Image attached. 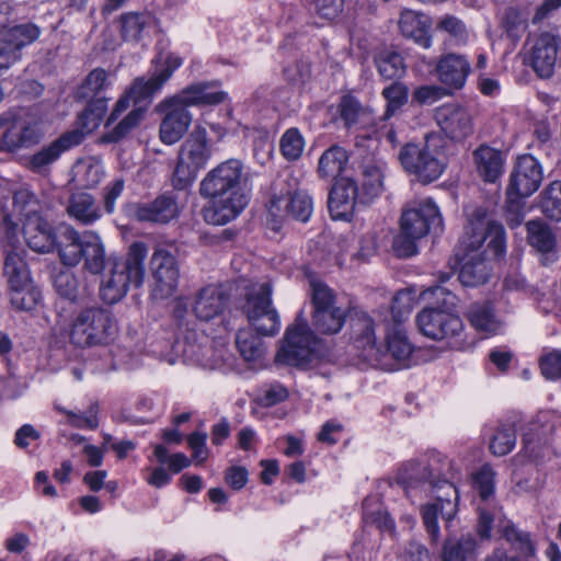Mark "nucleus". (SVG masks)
Segmentation results:
<instances>
[{
  "label": "nucleus",
  "instance_id": "69168bd1",
  "mask_svg": "<svg viewBox=\"0 0 561 561\" xmlns=\"http://www.w3.org/2000/svg\"><path fill=\"white\" fill-rule=\"evenodd\" d=\"M207 434L195 432L187 437V444L193 450V458L197 463H203L208 457L206 447Z\"/></svg>",
  "mask_w": 561,
  "mask_h": 561
},
{
  "label": "nucleus",
  "instance_id": "603ef678",
  "mask_svg": "<svg viewBox=\"0 0 561 561\" xmlns=\"http://www.w3.org/2000/svg\"><path fill=\"white\" fill-rule=\"evenodd\" d=\"M142 114L141 108H135L129 112L112 130L102 136V141L110 144L122 140L140 123Z\"/></svg>",
  "mask_w": 561,
  "mask_h": 561
},
{
  "label": "nucleus",
  "instance_id": "7c9ffc66",
  "mask_svg": "<svg viewBox=\"0 0 561 561\" xmlns=\"http://www.w3.org/2000/svg\"><path fill=\"white\" fill-rule=\"evenodd\" d=\"M174 98L181 102L184 106L188 107L192 105H215L224 102L227 98V93L214 89V83L210 82H198L193 83Z\"/></svg>",
  "mask_w": 561,
  "mask_h": 561
},
{
  "label": "nucleus",
  "instance_id": "2eb2a0df",
  "mask_svg": "<svg viewBox=\"0 0 561 561\" xmlns=\"http://www.w3.org/2000/svg\"><path fill=\"white\" fill-rule=\"evenodd\" d=\"M152 275L151 295L154 299L170 298L178 289L180 265L175 254L168 248L158 245L150 257Z\"/></svg>",
  "mask_w": 561,
  "mask_h": 561
},
{
  "label": "nucleus",
  "instance_id": "6e6552de",
  "mask_svg": "<svg viewBox=\"0 0 561 561\" xmlns=\"http://www.w3.org/2000/svg\"><path fill=\"white\" fill-rule=\"evenodd\" d=\"M58 253L65 265L77 266L84 260V267L92 274L105 268V250L100 237L91 231L80 234L71 227L59 233Z\"/></svg>",
  "mask_w": 561,
  "mask_h": 561
},
{
  "label": "nucleus",
  "instance_id": "39448f33",
  "mask_svg": "<svg viewBox=\"0 0 561 561\" xmlns=\"http://www.w3.org/2000/svg\"><path fill=\"white\" fill-rule=\"evenodd\" d=\"M352 327L356 348L362 351L363 358L374 366L393 369L394 367L387 362L388 356L403 363L412 354V345L408 341L405 332L399 327L387 333L386 352H381L376 346L375 322L367 314L357 317Z\"/></svg>",
  "mask_w": 561,
  "mask_h": 561
},
{
  "label": "nucleus",
  "instance_id": "dca6fc26",
  "mask_svg": "<svg viewBox=\"0 0 561 561\" xmlns=\"http://www.w3.org/2000/svg\"><path fill=\"white\" fill-rule=\"evenodd\" d=\"M503 233V227L500 224L488 220L485 211L477 209L459 243V251L463 253L458 252L457 255L460 260H465L473 254L481 253L479 250L488 237H491L490 244L494 243L496 251L502 252Z\"/></svg>",
  "mask_w": 561,
  "mask_h": 561
},
{
  "label": "nucleus",
  "instance_id": "5fc2aeb1",
  "mask_svg": "<svg viewBox=\"0 0 561 561\" xmlns=\"http://www.w3.org/2000/svg\"><path fill=\"white\" fill-rule=\"evenodd\" d=\"M279 147L285 159L295 161L300 158L305 141L298 129L290 128L282 136Z\"/></svg>",
  "mask_w": 561,
  "mask_h": 561
},
{
  "label": "nucleus",
  "instance_id": "bb28decb",
  "mask_svg": "<svg viewBox=\"0 0 561 561\" xmlns=\"http://www.w3.org/2000/svg\"><path fill=\"white\" fill-rule=\"evenodd\" d=\"M226 307V296L221 288L208 285L195 295L193 312L202 321H209L219 316Z\"/></svg>",
  "mask_w": 561,
  "mask_h": 561
},
{
  "label": "nucleus",
  "instance_id": "5701e85b",
  "mask_svg": "<svg viewBox=\"0 0 561 561\" xmlns=\"http://www.w3.org/2000/svg\"><path fill=\"white\" fill-rule=\"evenodd\" d=\"M23 233L27 247L35 252L48 253L58 249L59 236L54 232L48 211L24 220Z\"/></svg>",
  "mask_w": 561,
  "mask_h": 561
},
{
  "label": "nucleus",
  "instance_id": "49530a36",
  "mask_svg": "<svg viewBox=\"0 0 561 561\" xmlns=\"http://www.w3.org/2000/svg\"><path fill=\"white\" fill-rule=\"evenodd\" d=\"M376 66L381 77L387 80L401 78L405 72L403 57L396 51H383L376 58Z\"/></svg>",
  "mask_w": 561,
  "mask_h": 561
},
{
  "label": "nucleus",
  "instance_id": "c85d7f7f",
  "mask_svg": "<svg viewBox=\"0 0 561 561\" xmlns=\"http://www.w3.org/2000/svg\"><path fill=\"white\" fill-rule=\"evenodd\" d=\"M472 160L479 176L494 183L503 173L504 159L502 152L488 145L479 146L472 152Z\"/></svg>",
  "mask_w": 561,
  "mask_h": 561
},
{
  "label": "nucleus",
  "instance_id": "aec40b11",
  "mask_svg": "<svg viewBox=\"0 0 561 561\" xmlns=\"http://www.w3.org/2000/svg\"><path fill=\"white\" fill-rule=\"evenodd\" d=\"M435 119L444 135L453 141H462L473 134L472 115L460 105H442L436 110Z\"/></svg>",
  "mask_w": 561,
  "mask_h": 561
},
{
  "label": "nucleus",
  "instance_id": "cd10ccee",
  "mask_svg": "<svg viewBox=\"0 0 561 561\" xmlns=\"http://www.w3.org/2000/svg\"><path fill=\"white\" fill-rule=\"evenodd\" d=\"M26 251L22 248L11 247L5 250L4 275L10 288H26L31 286L32 278L26 263Z\"/></svg>",
  "mask_w": 561,
  "mask_h": 561
},
{
  "label": "nucleus",
  "instance_id": "f3484780",
  "mask_svg": "<svg viewBox=\"0 0 561 561\" xmlns=\"http://www.w3.org/2000/svg\"><path fill=\"white\" fill-rule=\"evenodd\" d=\"M525 45L529 46L526 56L537 76L542 79L551 78L558 60L560 36L545 31L528 36Z\"/></svg>",
  "mask_w": 561,
  "mask_h": 561
},
{
  "label": "nucleus",
  "instance_id": "052dcab7",
  "mask_svg": "<svg viewBox=\"0 0 561 561\" xmlns=\"http://www.w3.org/2000/svg\"><path fill=\"white\" fill-rule=\"evenodd\" d=\"M436 28L438 31L448 33L459 43H465L468 37L465 24L461 20L454 15L442 16L436 23Z\"/></svg>",
  "mask_w": 561,
  "mask_h": 561
},
{
  "label": "nucleus",
  "instance_id": "680f3d73",
  "mask_svg": "<svg viewBox=\"0 0 561 561\" xmlns=\"http://www.w3.org/2000/svg\"><path fill=\"white\" fill-rule=\"evenodd\" d=\"M494 471L489 465H484L474 474V484L482 500H488L494 492Z\"/></svg>",
  "mask_w": 561,
  "mask_h": 561
},
{
  "label": "nucleus",
  "instance_id": "4468645a",
  "mask_svg": "<svg viewBox=\"0 0 561 561\" xmlns=\"http://www.w3.org/2000/svg\"><path fill=\"white\" fill-rule=\"evenodd\" d=\"M272 284L268 280L253 283L245 288L241 305L250 325L261 335H274L279 329L277 311L272 307Z\"/></svg>",
  "mask_w": 561,
  "mask_h": 561
},
{
  "label": "nucleus",
  "instance_id": "9d476101",
  "mask_svg": "<svg viewBox=\"0 0 561 561\" xmlns=\"http://www.w3.org/2000/svg\"><path fill=\"white\" fill-rule=\"evenodd\" d=\"M297 185L298 180L293 175L274 183L267 210L275 224H282L289 217L301 222L309 220L313 210L312 199Z\"/></svg>",
  "mask_w": 561,
  "mask_h": 561
},
{
  "label": "nucleus",
  "instance_id": "473e14b6",
  "mask_svg": "<svg viewBox=\"0 0 561 561\" xmlns=\"http://www.w3.org/2000/svg\"><path fill=\"white\" fill-rule=\"evenodd\" d=\"M386 163L375 157L364 160L360 163L362 170V192L371 201L383 192Z\"/></svg>",
  "mask_w": 561,
  "mask_h": 561
},
{
  "label": "nucleus",
  "instance_id": "412c9836",
  "mask_svg": "<svg viewBox=\"0 0 561 561\" xmlns=\"http://www.w3.org/2000/svg\"><path fill=\"white\" fill-rule=\"evenodd\" d=\"M160 110L164 114L160 125V138L164 144L173 145L186 133L192 123V115L174 96L163 101Z\"/></svg>",
  "mask_w": 561,
  "mask_h": 561
},
{
  "label": "nucleus",
  "instance_id": "37998d69",
  "mask_svg": "<svg viewBox=\"0 0 561 561\" xmlns=\"http://www.w3.org/2000/svg\"><path fill=\"white\" fill-rule=\"evenodd\" d=\"M502 536L519 552L522 558L535 557V547L528 533L522 531L512 523L501 528Z\"/></svg>",
  "mask_w": 561,
  "mask_h": 561
},
{
  "label": "nucleus",
  "instance_id": "e433bc0d",
  "mask_svg": "<svg viewBox=\"0 0 561 561\" xmlns=\"http://www.w3.org/2000/svg\"><path fill=\"white\" fill-rule=\"evenodd\" d=\"M347 160L348 156L345 149L340 146L330 147L319 159L318 173L320 178L335 180L344 171Z\"/></svg>",
  "mask_w": 561,
  "mask_h": 561
},
{
  "label": "nucleus",
  "instance_id": "8fccbe9b",
  "mask_svg": "<svg viewBox=\"0 0 561 561\" xmlns=\"http://www.w3.org/2000/svg\"><path fill=\"white\" fill-rule=\"evenodd\" d=\"M150 18L142 13L129 12L121 16V32L125 41H139L142 30L148 25Z\"/></svg>",
  "mask_w": 561,
  "mask_h": 561
},
{
  "label": "nucleus",
  "instance_id": "9b49d317",
  "mask_svg": "<svg viewBox=\"0 0 561 561\" xmlns=\"http://www.w3.org/2000/svg\"><path fill=\"white\" fill-rule=\"evenodd\" d=\"M323 352L322 341L313 334L308 324L297 322L287 329L275 362L280 365L305 368L318 360Z\"/></svg>",
  "mask_w": 561,
  "mask_h": 561
},
{
  "label": "nucleus",
  "instance_id": "f257e3e1",
  "mask_svg": "<svg viewBox=\"0 0 561 561\" xmlns=\"http://www.w3.org/2000/svg\"><path fill=\"white\" fill-rule=\"evenodd\" d=\"M443 472L444 465L437 457H422L404 462L397 476L408 495L411 490L419 488L433 493L435 502L422 507L423 523L433 542L439 538L438 515L450 522L458 510V490L449 481L440 479Z\"/></svg>",
  "mask_w": 561,
  "mask_h": 561
},
{
  "label": "nucleus",
  "instance_id": "c756f323",
  "mask_svg": "<svg viewBox=\"0 0 561 561\" xmlns=\"http://www.w3.org/2000/svg\"><path fill=\"white\" fill-rule=\"evenodd\" d=\"M81 144V134L77 131L64 133L59 138L42 148L32 156L30 164L35 171H41L45 167L56 161L60 154L70 148Z\"/></svg>",
  "mask_w": 561,
  "mask_h": 561
},
{
  "label": "nucleus",
  "instance_id": "338daca9",
  "mask_svg": "<svg viewBox=\"0 0 561 561\" xmlns=\"http://www.w3.org/2000/svg\"><path fill=\"white\" fill-rule=\"evenodd\" d=\"M524 197L508 196L506 199V220L514 228L522 224L524 218L523 203Z\"/></svg>",
  "mask_w": 561,
  "mask_h": 561
},
{
  "label": "nucleus",
  "instance_id": "a18cd8bd",
  "mask_svg": "<svg viewBox=\"0 0 561 561\" xmlns=\"http://www.w3.org/2000/svg\"><path fill=\"white\" fill-rule=\"evenodd\" d=\"M516 444V430L513 423L506 422L499 425L491 438L490 449L495 456H505L512 451Z\"/></svg>",
  "mask_w": 561,
  "mask_h": 561
},
{
  "label": "nucleus",
  "instance_id": "c03bdc74",
  "mask_svg": "<svg viewBox=\"0 0 561 561\" xmlns=\"http://www.w3.org/2000/svg\"><path fill=\"white\" fill-rule=\"evenodd\" d=\"M39 33V28L34 24L15 25L7 32L3 42L20 54V50L24 46L30 45L38 38Z\"/></svg>",
  "mask_w": 561,
  "mask_h": 561
},
{
  "label": "nucleus",
  "instance_id": "c9c22d12",
  "mask_svg": "<svg viewBox=\"0 0 561 561\" xmlns=\"http://www.w3.org/2000/svg\"><path fill=\"white\" fill-rule=\"evenodd\" d=\"M12 214H5V219L21 217L27 220L31 216H39L49 211L48 205H43L27 188L14 192L12 197Z\"/></svg>",
  "mask_w": 561,
  "mask_h": 561
},
{
  "label": "nucleus",
  "instance_id": "4c0bfd02",
  "mask_svg": "<svg viewBox=\"0 0 561 561\" xmlns=\"http://www.w3.org/2000/svg\"><path fill=\"white\" fill-rule=\"evenodd\" d=\"M107 99L98 98L89 102L84 111L78 116L77 128L72 131L81 134V141L84 137L96 129L107 110Z\"/></svg>",
  "mask_w": 561,
  "mask_h": 561
},
{
  "label": "nucleus",
  "instance_id": "a211bd4d",
  "mask_svg": "<svg viewBox=\"0 0 561 561\" xmlns=\"http://www.w3.org/2000/svg\"><path fill=\"white\" fill-rule=\"evenodd\" d=\"M542 178L538 160L530 154L520 156L510 175L506 195L526 198L539 188Z\"/></svg>",
  "mask_w": 561,
  "mask_h": 561
},
{
  "label": "nucleus",
  "instance_id": "2f4dec72",
  "mask_svg": "<svg viewBox=\"0 0 561 561\" xmlns=\"http://www.w3.org/2000/svg\"><path fill=\"white\" fill-rule=\"evenodd\" d=\"M66 211L76 221L89 226L98 221L101 216V207L95 198L88 193H73L68 201Z\"/></svg>",
  "mask_w": 561,
  "mask_h": 561
},
{
  "label": "nucleus",
  "instance_id": "f03ea898",
  "mask_svg": "<svg viewBox=\"0 0 561 561\" xmlns=\"http://www.w3.org/2000/svg\"><path fill=\"white\" fill-rule=\"evenodd\" d=\"M243 165L237 159L227 160L209 171L199 184V194L211 202L203 209L211 225H226L247 206V196L240 190Z\"/></svg>",
  "mask_w": 561,
  "mask_h": 561
},
{
  "label": "nucleus",
  "instance_id": "b1692460",
  "mask_svg": "<svg viewBox=\"0 0 561 561\" xmlns=\"http://www.w3.org/2000/svg\"><path fill=\"white\" fill-rule=\"evenodd\" d=\"M527 241L539 254L541 265L554 264L559 256L557 250V238L550 227L540 220H530L526 224Z\"/></svg>",
  "mask_w": 561,
  "mask_h": 561
},
{
  "label": "nucleus",
  "instance_id": "72a5a7b5",
  "mask_svg": "<svg viewBox=\"0 0 561 561\" xmlns=\"http://www.w3.org/2000/svg\"><path fill=\"white\" fill-rule=\"evenodd\" d=\"M182 65V59L175 55H168L164 60V67L156 72L150 79H135L134 92H138L141 96H152L162 85L172 77L175 69Z\"/></svg>",
  "mask_w": 561,
  "mask_h": 561
},
{
  "label": "nucleus",
  "instance_id": "79ce46f5",
  "mask_svg": "<svg viewBox=\"0 0 561 561\" xmlns=\"http://www.w3.org/2000/svg\"><path fill=\"white\" fill-rule=\"evenodd\" d=\"M236 344L247 362L256 360L264 353L262 340L251 329H241L236 336Z\"/></svg>",
  "mask_w": 561,
  "mask_h": 561
},
{
  "label": "nucleus",
  "instance_id": "393cba45",
  "mask_svg": "<svg viewBox=\"0 0 561 561\" xmlns=\"http://www.w3.org/2000/svg\"><path fill=\"white\" fill-rule=\"evenodd\" d=\"M471 71L469 60L458 54L443 56L436 65V73L439 81L450 88L461 89Z\"/></svg>",
  "mask_w": 561,
  "mask_h": 561
},
{
  "label": "nucleus",
  "instance_id": "4be33fe9",
  "mask_svg": "<svg viewBox=\"0 0 561 561\" xmlns=\"http://www.w3.org/2000/svg\"><path fill=\"white\" fill-rule=\"evenodd\" d=\"M178 195L167 192L153 201L136 205L134 217L138 221L165 225L180 216Z\"/></svg>",
  "mask_w": 561,
  "mask_h": 561
},
{
  "label": "nucleus",
  "instance_id": "423d86ee",
  "mask_svg": "<svg viewBox=\"0 0 561 561\" xmlns=\"http://www.w3.org/2000/svg\"><path fill=\"white\" fill-rule=\"evenodd\" d=\"M440 226L442 217L432 201L413 202L402 211L400 233L394 238L393 248L400 256H412L417 252V240Z\"/></svg>",
  "mask_w": 561,
  "mask_h": 561
},
{
  "label": "nucleus",
  "instance_id": "09e8293b",
  "mask_svg": "<svg viewBox=\"0 0 561 561\" xmlns=\"http://www.w3.org/2000/svg\"><path fill=\"white\" fill-rule=\"evenodd\" d=\"M54 287L59 296L72 302L83 300L84 298L79 289L77 277L69 270L60 271L54 276Z\"/></svg>",
  "mask_w": 561,
  "mask_h": 561
},
{
  "label": "nucleus",
  "instance_id": "1a4fd4ad",
  "mask_svg": "<svg viewBox=\"0 0 561 561\" xmlns=\"http://www.w3.org/2000/svg\"><path fill=\"white\" fill-rule=\"evenodd\" d=\"M117 331L111 310L102 307L82 309L73 319L69 333L70 342L78 347L105 345Z\"/></svg>",
  "mask_w": 561,
  "mask_h": 561
},
{
  "label": "nucleus",
  "instance_id": "ea45409f",
  "mask_svg": "<svg viewBox=\"0 0 561 561\" xmlns=\"http://www.w3.org/2000/svg\"><path fill=\"white\" fill-rule=\"evenodd\" d=\"M399 27L404 37L413 39L424 48H428L431 46V36L428 35L424 23L415 12L410 10L402 12L399 20Z\"/></svg>",
  "mask_w": 561,
  "mask_h": 561
},
{
  "label": "nucleus",
  "instance_id": "ddd939ff",
  "mask_svg": "<svg viewBox=\"0 0 561 561\" xmlns=\"http://www.w3.org/2000/svg\"><path fill=\"white\" fill-rule=\"evenodd\" d=\"M211 150L207 141V133L203 127H195L179 151L178 163L173 172L172 184L175 190L190 186L199 170L210 159Z\"/></svg>",
  "mask_w": 561,
  "mask_h": 561
},
{
  "label": "nucleus",
  "instance_id": "20e7f679",
  "mask_svg": "<svg viewBox=\"0 0 561 561\" xmlns=\"http://www.w3.org/2000/svg\"><path fill=\"white\" fill-rule=\"evenodd\" d=\"M148 247L145 242H133L124 259H110L100 283V297L110 305L121 301L130 286L140 287L145 279V260Z\"/></svg>",
  "mask_w": 561,
  "mask_h": 561
},
{
  "label": "nucleus",
  "instance_id": "de8ad7c7",
  "mask_svg": "<svg viewBox=\"0 0 561 561\" xmlns=\"http://www.w3.org/2000/svg\"><path fill=\"white\" fill-rule=\"evenodd\" d=\"M110 85L107 72L104 69H93L78 88L80 99H98L99 94Z\"/></svg>",
  "mask_w": 561,
  "mask_h": 561
},
{
  "label": "nucleus",
  "instance_id": "7ed1b4c3",
  "mask_svg": "<svg viewBox=\"0 0 561 561\" xmlns=\"http://www.w3.org/2000/svg\"><path fill=\"white\" fill-rule=\"evenodd\" d=\"M423 297L433 296L437 306L427 307L416 316L420 332L432 340H455V347L461 348L458 337L463 332V322L457 313L458 298L443 286H432L422 293Z\"/></svg>",
  "mask_w": 561,
  "mask_h": 561
},
{
  "label": "nucleus",
  "instance_id": "13d9d810",
  "mask_svg": "<svg viewBox=\"0 0 561 561\" xmlns=\"http://www.w3.org/2000/svg\"><path fill=\"white\" fill-rule=\"evenodd\" d=\"M541 375L547 380L561 379V351L551 350L541 355L539 359Z\"/></svg>",
  "mask_w": 561,
  "mask_h": 561
},
{
  "label": "nucleus",
  "instance_id": "a19ab883",
  "mask_svg": "<svg viewBox=\"0 0 561 561\" xmlns=\"http://www.w3.org/2000/svg\"><path fill=\"white\" fill-rule=\"evenodd\" d=\"M478 545L471 536H463L459 540L448 539L443 549V561H466L476 557Z\"/></svg>",
  "mask_w": 561,
  "mask_h": 561
},
{
  "label": "nucleus",
  "instance_id": "a878e982",
  "mask_svg": "<svg viewBox=\"0 0 561 561\" xmlns=\"http://www.w3.org/2000/svg\"><path fill=\"white\" fill-rule=\"evenodd\" d=\"M357 192V184L351 179H342L333 185L328 202L329 210L333 218H348L353 211Z\"/></svg>",
  "mask_w": 561,
  "mask_h": 561
},
{
  "label": "nucleus",
  "instance_id": "e2e57ef3",
  "mask_svg": "<svg viewBox=\"0 0 561 561\" xmlns=\"http://www.w3.org/2000/svg\"><path fill=\"white\" fill-rule=\"evenodd\" d=\"M446 95V90L439 85H422L414 90L413 101L422 105H430Z\"/></svg>",
  "mask_w": 561,
  "mask_h": 561
},
{
  "label": "nucleus",
  "instance_id": "f8f14e48",
  "mask_svg": "<svg viewBox=\"0 0 561 561\" xmlns=\"http://www.w3.org/2000/svg\"><path fill=\"white\" fill-rule=\"evenodd\" d=\"M310 296L312 304V324L322 334H335L342 329L348 306L343 304L325 283L310 278Z\"/></svg>",
  "mask_w": 561,
  "mask_h": 561
},
{
  "label": "nucleus",
  "instance_id": "6ab92c4d",
  "mask_svg": "<svg viewBox=\"0 0 561 561\" xmlns=\"http://www.w3.org/2000/svg\"><path fill=\"white\" fill-rule=\"evenodd\" d=\"M4 150L15 151L33 146L42 138L39 121L32 114L13 117H4Z\"/></svg>",
  "mask_w": 561,
  "mask_h": 561
},
{
  "label": "nucleus",
  "instance_id": "864d4df0",
  "mask_svg": "<svg viewBox=\"0 0 561 561\" xmlns=\"http://www.w3.org/2000/svg\"><path fill=\"white\" fill-rule=\"evenodd\" d=\"M541 207L547 217L561 220V181L549 184L543 193Z\"/></svg>",
  "mask_w": 561,
  "mask_h": 561
},
{
  "label": "nucleus",
  "instance_id": "bf43d9fd",
  "mask_svg": "<svg viewBox=\"0 0 561 561\" xmlns=\"http://www.w3.org/2000/svg\"><path fill=\"white\" fill-rule=\"evenodd\" d=\"M11 304L21 311L32 310L39 300V294L33 290L32 285L26 288H10Z\"/></svg>",
  "mask_w": 561,
  "mask_h": 561
},
{
  "label": "nucleus",
  "instance_id": "0eeeda50",
  "mask_svg": "<svg viewBox=\"0 0 561 561\" xmlns=\"http://www.w3.org/2000/svg\"><path fill=\"white\" fill-rule=\"evenodd\" d=\"M445 139L437 133L427 134L422 144H407L399 151V161L403 169L424 184L434 182L444 172L443 159Z\"/></svg>",
  "mask_w": 561,
  "mask_h": 561
},
{
  "label": "nucleus",
  "instance_id": "6e6d98bb",
  "mask_svg": "<svg viewBox=\"0 0 561 561\" xmlns=\"http://www.w3.org/2000/svg\"><path fill=\"white\" fill-rule=\"evenodd\" d=\"M528 15L518 8H508L502 18V26L510 37H518L527 27Z\"/></svg>",
  "mask_w": 561,
  "mask_h": 561
},
{
  "label": "nucleus",
  "instance_id": "58836bf2",
  "mask_svg": "<svg viewBox=\"0 0 561 561\" xmlns=\"http://www.w3.org/2000/svg\"><path fill=\"white\" fill-rule=\"evenodd\" d=\"M461 261L463 264L459 272V280L463 286H479L488 280L490 270L482 253L473 254Z\"/></svg>",
  "mask_w": 561,
  "mask_h": 561
},
{
  "label": "nucleus",
  "instance_id": "3c124183",
  "mask_svg": "<svg viewBox=\"0 0 561 561\" xmlns=\"http://www.w3.org/2000/svg\"><path fill=\"white\" fill-rule=\"evenodd\" d=\"M67 416L69 425L77 428L96 430L99 427V404L93 402L85 412H73L66 409H59Z\"/></svg>",
  "mask_w": 561,
  "mask_h": 561
},
{
  "label": "nucleus",
  "instance_id": "4d7b16f0",
  "mask_svg": "<svg viewBox=\"0 0 561 561\" xmlns=\"http://www.w3.org/2000/svg\"><path fill=\"white\" fill-rule=\"evenodd\" d=\"M382 95L387 100L385 117L388 118L407 102L408 88L402 83L393 82L383 89Z\"/></svg>",
  "mask_w": 561,
  "mask_h": 561
},
{
  "label": "nucleus",
  "instance_id": "0e129e2a",
  "mask_svg": "<svg viewBox=\"0 0 561 561\" xmlns=\"http://www.w3.org/2000/svg\"><path fill=\"white\" fill-rule=\"evenodd\" d=\"M341 117L345 125L351 126L357 123L360 113L363 112L359 103L352 96H344L340 104Z\"/></svg>",
  "mask_w": 561,
  "mask_h": 561
},
{
  "label": "nucleus",
  "instance_id": "f704fd0d",
  "mask_svg": "<svg viewBox=\"0 0 561 561\" xmlns=\"http://www.w3.org/2000/svg\"><path fill=\"white\" fill-rule=\"evenodd\" d=\"M471 325L486 334H493L501 328V322L494 313L493 306L490 301L473 302L467 312Z\"/></svg>",
  "mask_w": 561,
  "mask_h": 561
},
{
  "label": "nucleus",
  "instance_id": "774afa93",
  "mask_svg": "<svg viewBox=\"0 0 561 561\" xmlns=\"http://www.w3.org/2000/svg\"><path fill=\"white\" fill-rule=\"evenodd\" d=\"M344 0H316L318 14L325 20H334L343 11Z\"/></svg>",
  "mask_w": 561,
  "mask_h": 561
}]
</instances>
